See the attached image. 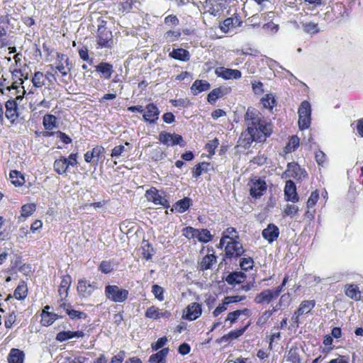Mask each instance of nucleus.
I'll return each instance as SVG.
<instances>
[{
  "instance_id": "obj_62",
  "label": "nucleus",
  "mask_w": 363,
  "mask_h": 363,
  "mask_svg": "<svg viewBox=\"0 0 363 363\" xmlns=\"http://www.w3.org/2000/svg\"><path fill=\"white\" fill-rule=\"evenodd\" d=\"M245 298V296H227L224 298L225 301L227 303V304L231 303H237L239 301H241Z\"/></svg>"
},
{
  "instance_id": "obj_60",
  "label": "nucleus",
  "mask_w": 363,
  "mask_h": 363,
  "mask_svg": "<svg viewBox=\"0 0 363 363\" xmlns=\"http://www.w3.org/2000/svg\"><path fill=\"white\" fill-rule=\"evenodd\" d=\"M233 19L231 18H226L222 24L220 26V30L223 33H228L230 30V27L233 26Z\"/></svg>"
},
{
  "instance_id": "obj_38",
  "label": "nucleus",
  "mask_w": 363,
  "mask_h": 363,
  "mask_svg": "<svg viewBox=\"0 0 363 363\" xmlns=\"http://www.w3.org/2000/svg\"><path fill=\"white\" fill-rule=\"evenodd\" d=\"M164 315L163 312H161L155 306L148 308L145 312V316L152 319H159Z\"/></svg>"
},
{
  "instance_id": "obj_10",
  "label": "nucleus",
  "mask_w": 363,
  "mask_h": 363,
  "mask_svg": "<svg viewBox=\"0 0 363 363\" xmlns=\"http://www.w3.org/2000/svg\"><path fill=\"white\" fill-rule=\"evenodd\" d=\"M143 118L145 121L154 123L158 119L160 111L157 107L153 104H147L143 111Z\"/></svg>"
},
{
  "instance_id": "obj_52",
  "label": "nucleus",
  "mask_w": 363,
  "mask_h": 363,
  "mask_svg": "<svg viewBox=\"0 0 363 363\" xmlns=\"http://www.w3.org/2000/svg\"><path fill=\"white\" fill-rule=\"evenodd\" d=\"M311 123V116H298V125L301 129L308 128Z\"/></svg>"
},
{
  "instance_id": "obj_56",
  "label": "nucleus",
  "mask_w": 363,
  "mask_h": 363,
  "mask_svg": "<svg viewBox=\"0 0 363 363\" xmlns=\"http://www.w3.org/2000/svg\"><path fill=\"white\" fill-rule=\"evenodd\" d=\"M318 197L319 194L317 192V191L312 192L307 201V208H311L313 207L315 203L317 202Z\"/></svg>"
},
{
  "instance_id": "obj_58",
  "label": "nucleus",
  "mask_w": 363,
  "mask_h": 363,
  "mask_svg": "<svg viewBox=\"0 0 363 363\" xmlns=\"http://www.w3.org/2000/svg\"><path fill=\"white\" fill-rule=\"evenodd\" d=\"M207 166H208L207 163H201V164H198L197 165H196L194 167L193 171H192L193 177H196V178L199 177L202 174V172L204 169V167H207Z\"/></svg>"
},
{
  "instance_id": "obj_28",
  "label": "nucleus",
  "mask_w": 363,
  "mask_h": 363,
  "mask_svg": "<svg viewBox=\"0 0 363 363\" xmlns=\"http://www.w3.org/2000/svg\"><path fill=\"white\" fill-rule=\"evenodd\" d=\"M104 151V148L102 146H96L91 151L86 152L84 154V160L86 162H90L93 159L96 158L98 161Z\"/></svg>"
},
{
  "instance_id": "obj_54",
  "label": "nucleus",
  "mask_w": 363,
  "mask_h": 363,
  "mask_svg": "<svg viewBox=\"0 0 363 363\" xmlns=\"http://www.w3.org/2000/svg\"><path fill=\"white\" fill-rule=\"evenodd\" d=\"M152 292L155 295V298L159 301H162L164 299L163 296V289L158 285H153Z\"/></svg>"
},
{
  "instance_id": "obj_40",
  "label": "nucleus",
  "mask_w": 363,
  "mask_h": 363,
  "mask_svg": "<svg viewBox=\"0 0 363 363\" xmlns=\"http://www.w3.org/2000/svg\"><path fill=\"white\" fill-rule=\"evenodd\" d=\"M27 287L24 284L18 285L14 291L13 296L16 299H24L27 296Z\"/></svg>"
},
{
  "instance_id": "obj_6",
  "label": "nucleus",
  "mask_w": 363,
  "mask_h": 363,
  "mask_svg": "<svg viewBox=\"0 0 363 363\" xmlns=\"http://www.w3.org/2000/svg\"><path fill=\"white\" fill-rule=\"evenodd\" d=\"M225 244V255L227 257H238L245 252L242 243L238 240L228 241Z\"/></svg>"
},
{
  "instance_id": "obj_2",
  "label": "nucleus",
  "mask_w": 363,
  "mask_h": 363,
  "mask_svg": "<svg viewBox=\"0 0 363 363\" xmlns=\"http://www.w3.org/2000/svg\"><path fill=\"white\" fill-rule=\"evenodd\" d=\"M105 296L107 299L115 303H123L128 297V290L120 288L116 285H107L105 287Z\"/></svg>"
},
{
  "instance_id": "obj_49",
  "label": "nucleus",
  "mask_w": 363,
  "mask_h": 363,
  "mask_svg": "<svg viewBox=\"0 0 363 363\" xmlns=\"http://www.w3.org/2000/svg\"><path fill=\"white\" fill-rule=\"evenodd\" d=\"M182 235L188 239L196 238L197 229L192 227H186L182 230Z\"/></svg>"
},
{
  "instance_id": "obj_15",
  "label": "nucleus",
  "mask_w": 363,
  "mask_h": 363,
  "mask_svg": "<svg viewBox=\"0 0 363 363\" xmlns=\"http://www.w3.org/2000/svg\"><path fill=\"white\" fill-rule=\"evenodd\" d=\"M201 314V307L198 303H193L188 306L185 317L189 320H194L199 318Z\"/></svg>"
},
{
  "instance_id": "obj_50",
  "label": "nucleus",
  "mask_w": 363,
  "mask_h": 363,
  "mask_svg": "<svg viewBox=\"0 0 363 363\" xmlns=\"http://www.w3.org/2000/svg\"><path fill=\"white\" fill-rule=\"evenodd\" d=\"M254 261L251 257H243L240 259V266L243 270H248L253 267Z\"/></svg>"
},
{
  "instance_id": "obj_45",
  "label": "nucleus",
  "mask_w": 363,
  "mask_h": 363,
  "mask_svg": "<svg viewBox=\"0 0 363 363\" xmlns=\"http://www.w3.org/2000/svg\"><path fill=\"white\" fill-rule=\"evenodd\" d=\"M311 104L307 101H303L298 108V116H311Z\"/></svg>"
},
{
  "instance_id": "obj_48",
  "label": "nucleus",
  "mask_w": 363,
  "mask_h": 363,
  "mask_svg": "<svg viewBox=\"0 0 363 363\" xmlns=\"http://www.w3.org/2000/svg\"><path fill=\"white\" fill-rule=\"evenodd\" d=\"M159 140L164 145H170L172 143V134L164 131L161 132L159 134Z\"/></svg>"
},
{
  "instance_id": "obj_46",
  "label": "nucleus",
  "mask_w": 363,
  "mask_h": 363,
  "mask_svg": "<svg viewBox=\"0 0 363 363\" xmlns=\"http://www.w3.org/2000/svg\"><path fill=\"white\" fill-rule=\"evenodd\" d=\"M181 35L179 30H169L164 35V38L167 42H174L177 40Z\"/></svg>"
},
{
  "instance_id": "obj_7",
  "label": "nucleus",
  "mask_w": 363,
  "mask_h": 363,
  "mask_svg": "<svg viewBox=\"0 0 363 363\" xmlns=\"http://www.w3.org/2000/svg\"><path fill=\"white\" fill-rule=\"evenodd\" d=\"M55 67L62 77H67L72 69L69 57L64 54H57Z\"/></svg>"
},
{
  "instance_id": "obj_34",
  "label": "nucleus",
  "mask_w": 363,
  "mask_h": 363,
  "mask_svg": "<svg viewBox=\"0 0 363 363\" xmlns=\"http://www.w3.org/2000/svg\"><path fill=\"white\" fill-rule=\"evenodd\" d=\"M302 28L305 33L310 35H314L322 30L318 26V23L312 21L303 23Z\"/></svg>"
},
{
  "instance_id": "obj_47",
  "label": "nucleus",
  "mask_w": 363,
  "mask_h": 363,
  "mask_svg": "<svg viewBox=\"0 0 363 363\" xmlns=\"http://www.w3.org/2000/svg\"><path fill=\"white\" fill-rule=\"evenodd\" d=\"M221 96L222 90L219 88L215 89L208 94V101L211 104H213Z\"/></svg>"
},
{
  "instance_id": "obj_21",
  "label": "nucleus",
  "mask_w": 363,
  "mask_h": 363,
  "mask_svg": "<svg viewBox=\"0 0 363 363\" xmlns=\"http://www.w3.org/2000/svg\"><path fill=\"white\" fill-rule=\"evenodd\" d=\"M6 116L8 119H10L11 121H14L17 117L16 108L17 104L16 100H9L6 101Z\"/></svg>"
},
{
  "instance_id": "obj_9",
  "label": "nucleus",
  "mask_w": 363,
  "mask_h": 363,
  "mask_svg": "<svg viewBox=\"0 0 363 363\" xmlns=\"http://www.w3.org/2000/svg\"><path fill=\"white\" fill-rule=\"evenodd\" d=\"M267 190L266 182L262 179L251 182L250 195L254 198H259Z\"/></svg>"
},
{
  "instance_id": "obj_22",
  "label": "nucleus",
  "mask_w": 363,
  "mask_h": 363,
  "mask_svg": "<svg viewBox=\"0 0 363 363\" xmlns=\"http://www.w3.org/2000/svg\"><path fill=\"white\" fill-rule=\"evenodd\" d=\"M345 295L355 301H358L361 298V292L359 287L355 284H346L345 286Z\"/></svg>"
},
{
  "instance_id": "obj_42",
  "label": "nucleus",
  "mask_w": 363,
  "mask_h": 363,
  "mask_svg": "<svg viewBox=\"0 0 363 363\" xmlns=\"http://www.w3.org/2000/svg\"><path fill=\"white\" fill-rule=\"evenodd\" d=\"M143 244L144 245L142 247V257L144 259L149 260L152 259L153 255V248L148 242Z\"/></svg>"
},
{
  "instance_id": "obj_32",
  "label": "nucleus",
  "mask_w": 363,
  "mask_h": 363,
  "mask_svg": "<svg viewBox=\"0 0 363 363\" xmlns=\"http://www.w3.org/2000/svg\"><path fill=\"white\" fill-rule=\"evenodd\" d=\"M96 70L101 72L106 79H109L113 73V66L109 63L101 62L96 66Z\"/></svg>"
},
{
  "instance_id": "obj_5",
  "label": "nucleus",
  "mask_w": 363,
  "mask_h": 363,
  "mask_svg": "<svg viewBox=\"0 0 363 363\" xmlns=\"http://www.w3.org/2000/svg\"><path fill=\"white\" fill-rule=\"evenodd\" d=\"M97 44L105 48H111L113 45L112 33L104 26L98 28Z\"/></svg>"
},
{
  "instance_id": "obj_18",
  "label": "nucleus",
  "mask_w": 363,
  "mask_h": 363,
  "mask_svg": "<svg viewBox=\"0 0 363 363\" xmlns=\"http://www.w3.org/2000/svg\"><path fill=\"white\" fill-rule=\"evenodd\" d=\"M305 173L306 172L296 163H289L285 172L288 177L294 179H300L301 175Z\"/></svg>"
},
{
  "instance_id": "obj_3",
  "label": "nucleus",
  "mask_w": 363,
  "mask_h": 363,
  "mask_svg": "<svg viewBox=\"0 0 363 363\" xmlns=\"http://www.w3.org/2000/svg\"><path fill=\"white\" fill-rule=\"evenodd\" d=\"M281 292V286L264 289L256 295L254 301L257 304L264 303H269L276 299L280 295Z\"/></svg>"
},
{
  "instance_id": "obj_27",
  "label": "nucleus",
  "mask_w": 363,
  "mask_h": 363,
  "mask_svg": "<svg viewBox=\"0 0 363 363\" xmlns=\"http://www.w3.org/2000/svg\"><path fill=\"white\" fill-rule=\"evenodd\" d=\"M69 167L67 164L66 157H61L56 160L53 164V169L58 174H64L67 172Z\"/></svg>"
},
{
  "instance_id": "obj_37",
  "label": "nucleus",
  "mask_w": 363,
  "mask_h": 363,
  "mask_svg": "<svg viewBox=\"0 0 363 363\" xmlns=\"http://www.w3.org/2000/svg\"><path fill=\"white\" fill-rule=\"evenodd\" d=\"M11 182L16 186H21L25 182L24 177L22 174L16 170H13L10 172Z\"/></svg>"
},
{
  "instance_id": "obj_57",
  "label": "nucleus",
  "mask_w": 363,
  "mask_h": 363,
  "mask_svg": "<svg viewBox=\"0 0 363 363\" xmlns=\"http://www.w3.org/2000/svg\"><path fill=\"white\" fill-rule=\"evenodd\" d=\"M170 102L174 106L179 108L186 107L189 104L187 99H172Z\"/></svg>"
},
{
  "instance_id": "obj_25",
  "label": "nucleus",
  "mask_w": 363,
  "mask_h": 363,
  "mask_svg": "<svg viewBox=\"0 0 363 363\" xmlns=\"http://www.w3.org/2000/svg\"><path fill=\"white\" fill-rule=\"evenodd\" d=\"M210 84L206 81L196 80L193 83L191 87V90L194 95H196L200 92L208 90L210 89Z\"/></svg>"
},
{
  "instance_id": "obj_39",
  "label": "nucleus",
  "mask_w": 363,
  "mask_h": 363,
  "mask_svg": "<svg viewBox=\"0 0 363 363\" xmlns=\"http://www.w3.org/2000/svg\"><path fill=\"white\" fill-rule=\"evenodd\" d=\"M191 199L189 198H184L178 201L176 203L175 209L179 213L186 211L190 206Z\"/></svg>"
},
{
  "instance_id": "obj_55",
  "label": "nucleus",
  "mask_w": 363,
  "mask_h": 363,
  "mask_svg": "<svg viewBox=\"0 0 363 363\" xmlns=\"http://www.w3.org/2000/svg\"><path fill=\"white\" fill-rule=\"evenodd\" d=\"M99 269L104 274H108L113 270V265L110 262L103 261L99 265Z\"/></svg>"
},
{
  "instance_id": "obj_26",
  "label": "nucleus",
  "mask_w": 363,
  "mask_h": 363,
  "mask_svg": "<svg viewBox=\"0 0 363 363\" xmlns=\"http://www.w3.org/2000/svg\"><path fill=\"white\" fill-rule=\"evenodd\" d=\"M131 149L132 145L128 142H126L124 145H117L112 150L111 157L116 159L119 158L123 156L125 152H129Z\"/></svg>"
},
{
  "instance_id": "obj_4",
  "label": "nucleus",
  "mask_w": 363,
  "mask_h": 363,
  "mask_svg": "<svg viewBox=\"0 0 363 363\" xmlns=\"http://www.w3.org/2000/svg\"><path fill=\"white\" fill-rule=\"evenodd\" d=\"M98 289L96 282L91 283L86 279H80L77 284V293L80 298H87Z\"/></svg>"
},
{
  "instance_id": "obj_61",
  "label": "nucleus",
  "mask_w": 363,
  "mask_h": 363,
  "mask_svg": "<svg viewBox=\"0 0 363 363\" xmlns=\"http://www.w3.org/2000/svg\"><path fill=\"white\" fill-rule=\"evenodd\" d=\"M164 23L169 26H175L179 24V20L176 16L169 15L164 18Z\"/></svg>"
},
{
  "instance_id": "obj_30",
  "label": "nucleus",
  "mask_w": 363,
  "mask_h": 363,
  "mask_svg": "<svg viewBox=\"0 0 363 363\" xmlns=\"http://www.w3.org/2000/svg\"><path fill=\"white\" fill-rule=\"evenodd\" d=\"M315 302L314 300L303 301L299 305L298 308L296 310L298 315L307 314L315 307Z\"/></svg>"
},
{
  "instance_id": "obj_64",
  "label": "nucleus",
  "mask_w": 363,
  "mask_h": 363,
  "mask_svg": "<svg viewBox=\"0 0 363 363\" xmlns=\"http://www.w3.org/2000/svg\"><path fill=\"white\" fill-rule=\"evenodd\" d=\"M227 303L223 300L222 304L218 306L216 309L213 311V314L215 317L218 316L222 312L225 311L227 309Z\"/></svg>"
},
{
  "instance_id": "obj_35",
  "label": "nucleus",
  "mask_w": 363,
  "mask_h": 363,
  "mask_svg": "<svg viewBox=\"0 0 363 363\" xmlns=\"http://www.w3.org/2000/svg\"><path fill=\"white\" fill-rule=\"evenodd\" d=\"M43 123L46 130H51L57 127V118L51 114H46L43 117Z\"/></svg>"
},
{
  "instance_id": "obj_11",
  "label": "nucleus",
  "mask_w": 363,
  "mask_h": 363,
  "mask_svg": "<svg viewBox=\"0 0 363 363\" xmlns=\"http://www.w3.org/2000/svg\"><path fill=\"white\" fill-rule=\"evenodd\" d=\"M262 235L269 243H272L279 237V229L274 224H269L267 227L262 230Z\"/></svg>"
},
{
  "instance_id": "obj_14",
  "label": "nucleus",
  "mask_w": 363,
  "mask_h": 363,
  "mask_svg": "<svg viewBox=\"0 0 363 363\" xmlns=\"http://www.w3.org/2000/svg\"><path fill=\"white\" fill-rule=\"evenodd\" d=\"M60 308L62 309L65 313L69 315V317L72 319H85L86 318V314L84 312L74 310L72 308V306L66 303H61L60 305Z\"/></svg>"
},
{
  "instance_id": "obj_41",
  "label": "nucleus",
  "mask_w": 363,
  "mask_h": 363,
  "mask_svg": "<svg viewBox=\"0 0 363 363\" xmlns=\"http://www.w3.org/2000/svg\"><path fill=\"white\" fill-rule=\"evenodd\" d=\"M212 235L209 230L207 229H201V230L197 229V236L196 239L199 241L203 242H207L211 240Z\"/></svg>"
},
{
  "instance_id": "obj_1",
  "label": "nucleus",
  "mask_w": 363,
  "mask_h": 363,
  "mask_svg": "<svg viewBox=\"0 0 363 363\" xmlns=\"http://www.w3.org/2000/svg\"><path fill=\"white\" fill-rule=\"evenodd\" d=\"M247 130L241 134L240 145L249 147L253 142L263 143L273 132V125L265 121L262 113L255 108L249 107L245 114Z\"/></svg>"
},
{
  "instance_id": "obj_51",
  "label": "nucleus",
  "mask_w": 363,
  "mask_h": 363,
  "mask_svg": "<svg viewBox=\"0 0 363 363\" xmlns=\"http://www.w3.org/2000/svg\"><path fill=\"white\" fill-rule=\"evenodd\" d=\"M299 145V138L296 136L293 135L291 137L286 148L289 152H294L297 148V147Z\"/></svg>"
},
{
  "instance_id": "obj_13",
  "label": "nucleus",
  "mask_w": 363,
  "mask_h": 363,
  "mask_svg": "<svg viewBox=\"0 0 363 363\" xmlns=\"http://www.w3.org/2000/svg\"><path fill=\"white\" fill-rule=\"evenodd\" d=\"M216 262V257L214 255L213 250L208 249V254L204 256L199 262L201 270L211 269V266Z\"/></svg>"
},
{
  "instance_id": "obj_20",
  "label": "nucleus",
  "mask_w": 363,
  "mask_h": 363,
  "mask_svg": "<svg viewBox=\"0 0 363 363\" xmlns=\"http://www.w3.org/2000/svg\"><path fill=\"white\" fill-rule=\"evenodd\" d=\"M25 354L19 349L13 348L11 350L7 359L9 363H23Z\"/></svg>"
},
{
  "instance_id": "obj_43",
  "label": "nucleus",
  "mask_w": 363,
  "mask_h": 363,
  "mask_svg": "<svg viewBox=\"0 0 363 363\" xmlns=\"http://www.w3.org/2000/svg\"><path fill=\"white\" fill-rule=\"evenodd\" d=\"M43 74L40 72H36L34 74V76L32 78V83L33 86L36 88H40L44 84L43 82Z\"/></svg>"
},
{
  "instance_id": "obj_36",
  "label": "nucleus",
  "mask_w": 363,
  "mask_h": 363,
  "mask_svg": "<svg viewBox=\"0 0 363 363\" xmlns=\"http://www.w3.org/2000/svg\"><path fill=\"white\" fill-rule=\"evenodd\" d=\"M41 316V323L44 326H49L52 325L58 317L56 313H50L49 311L42 312Z\"/></svg>"
},
{
  "instance_id": "obj_17",
  "label": "nucleus",
  "mask_w": 363,
  "mask_h": 363,
  "mask_svg": "<svg viewBox=\"0 0 363 363\" xmlns=\"http://www.w3.org/2000/svg\"><path fill=\"white\" fill-rule=\"evenodd\" d=\"M238 238V235L235 229L234 228H228L223 233L218 247L222 248L228 241H235Z\"/></svg>"
},
{
  "instance_id": "obj_63",
  "label": "nucleus",
  "mask_w": 363,
  "mask_h": 363,
  "mask_svg": "<svg viewBox=\"0 0 363 363\" xmlns=\"http://www.w3.org/2000/svg\"><path fill=\"white\" fill-rule=\"evenodd\" d=\"M77 155L75 153H72L69 155L68 158H66L67 164L68 167H74L77 164Z\"/></svg>"
},
{
  "instance_id": "obj_8",
  "label": "nucleus",
  "mask_w": 363,
  "mask_h": 363,
  "mask_svg": "<svg viewBox=\"0 0 363 363\" xmlns=\"http://www.w3.org/2000/svg\"><path fill=\"white\" fill-rule=\"evenodd\" d=\"M215 73L218 77L225 79H238L242 76L240 71L238 69H232L223 67H217L215 70Z\"/></svg>"
},
{
  "instance_id": "obj_24",
  "label": "nucleus",
  "mask_w": 363,
  "mask_h": 363,
  "mask_svg": "<svg viewBox=\"0 0 363 363\" xmlns=\"http://www.w3.org/2000/svg\"><path fill=\"white\" fill-rule=\"evenodd\" d=\"M72 279L70 276H64L62 278L59 287V294L62 298H66L68 295V290L71 285Z\"/></svg>"
},
{
  "instance_id": "obj_12",
  "label": "nucleus",
  "mask_w": 363,
  "mask_h": 363,
  "mask_svg": "<svg viewBox=\"0 0 363 363\" xmlns=\"http://www.w3.org/2000/svg\"><path fill=\"white\" fill-rule=\"evenodd\" d=\"M284 195L287 201H290L294 203L298 201L296 185L291 180H288L286 182Z\"/></svg>"
},
{
  "instance_id": "obj_29",
  "label": "nucleus",
  "mask_w": 363,
  "mask_h": 363,
  "mask_svg": "<svg viewBox=\"0 0 363 363\" xmlns=\"http://www.w3.org/2000/svg\"><path fill=\"white\" fill-rule=\"evenodd\" d=\"M169 349L164 348L158 352L152 354L149 358L150 363H166L165 358L168 354Z\"/></svg>"
},
{
  "instance_id": "obj_59",
  "label": "nucleus",
  "mask_w": 363,
  "mask_h": 363,
  "mask_svg": "<svg viewBox=\"0 0 363 363\" xmlns=\"http://www.w3.org/2000/svg\"><path fill=\"white\" fill-rule=\"evenodd\" d=\"M298 208L295 205H287L286 208L284 209V214L286 216H289L291 217H294L295 214L298 212Z\"/></svg>"
},
{
  "instance_id": "obj_53",
  "label": "nucleus",
  "mask_w": 363,
  "mask_h": 363,
  "mask_svg": "<svg viewBox=\"0 0 363 363\" xmlns=\"http://www.w3.org/2000/svg\"><path fill=\"white\" fill-rule=\"evenodd\" d=\"M247 311V309H245L243 311H241V310H236L233 312H230L228 313L227 318H226V320H229L230 321V323H233L235 322L238 318L242 313H245Z\"/></svg>"
},
{
  "instance_id": "obj_23",
  "label": "nucleus",
  "mask_w": 363,
  "mask_h": 363,
  "mask_svg": "<svg viewBox=\"0 0 363 363\" xmlns=\"http://www.w3.org/2000/svg\"><path fill=\"white\" fill-rule=\"evenodd\" d=\"M169 57L175 60L186 62L190 59V54L186 50L183 48H177L174 49L169 53Z\"/></svg>"
},
{
  "instance_id": "obj_33",
  "label": "nucleus",
  "mask_w": 363,
  "mask_h": 363,
  "mask_svg": "<svg viewBox=\"0 0 363 363\" xmlns=\"http://www.w3.org/2000/svg\"><path fill=\"white\" fill-rule=\"evenodd\" d=\"M245 278V275L244 273L241 272H236L230 274L226 277V281L231 285L236 284H240L242 283Z\"/></svg>"
},
{
  "instance_id": "obj_16",
  "label": "nucleus",
  "mask_w": 363,
  "mask_h": 363,
  "mask_svg": "<svg viewBox=\"0 0 363 363\" xmlns=\"http://www.w3.org/2000/svg\"><path fill=\"white\" fill-rule=\"evenodd\" d=\"M145 197L149 201H152L155 204L164 206L167 202L166 199L158 194V191L155 188H151L147 190L145 193Z\"/></svg>"
},
{
  "instance_id": "obj_44",
  "label": "nucleus",
  "mask_w": 363,
  "mask_h": 363,
  "mask_svg": "<svg viewBox=\"0 0 363 363\" xmlns=\"http://www.w3.org/2000/svg\"><path fill=\"white\" fill-rule=\"evenodd\" d=\"M263 106L266 108L272 109L275 104V99L272 94H266L261 99Z\"/></svg>"
},
{
  "instance_id": "obj_19",
  "label": "nucleus",
  "mask_w": 363,
  "mask_h": 363,
  "mask_svg": "<svg viewBox=\"0 0 363 363\" xmlns=\"http://www.w3.org/2000/svg\"><path fill=\"white\" fill-rule=\"evenodd\" d=\"M84 333L82 330L78 331H62L57 334L56 340L59 342H64L67 340L72 339L73 337H84Z\"/></svg>"
},
{
  "instance_id": "obj_31",
  "label": "nucleus",
  "mask_w": 363,
  "mask_h": 363,
  "mask_svg": "<svg viewBox=\"0 0 363 363\" xmlns=\"http://www.w3.org/2000/svg\"><path fill=\"white\" fill-rule=\"evenodd\" d=\"M35 211V205L34 203H27L21 207V214L18 217V221L23 222L26 218L31 216Z\"/></svg>"
}]
</instances>
